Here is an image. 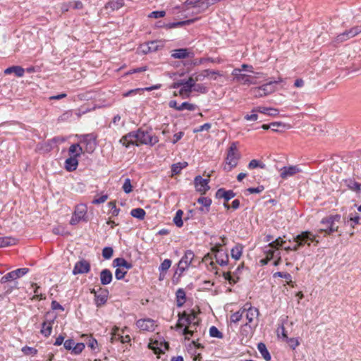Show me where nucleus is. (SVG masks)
Returning <instances> with one entry per match:
<instances>
[{
	"instance_id": "nucleus-17",
	"label": "nucleus",
	"mask_w": 361,
	"mask_h": 361,
	"mask_svg": "<svg viewBox=\"0 0 361 361\" xmlns=\"http://www.w3.org/2000/svg\"><path fill=\"white\" fill-rule=\"evenodd\" d=\"M301 169L298 166H283L281 169L280 176L283 179H287L291 176H293L298 173H300Z\"/></svg>"
},
{
	"instance_id": "nucleus-11",
	"label": "nucleus",
	"mask_w": 361,
	"mask_h": 361,
	"mask_svg": "<svg viewBox=\"0 0 361 361\" xmlns=\"http://www.w3.org/2000/svg\"><path fill=\"white\" fill-rule=\"evenodd\" d=\"M212 252L214 253V257L216 259V262L220 266H226L228 262V255L227 252L224 251L221 248L213 247Z\"/></svg>"
},
{
	"instance_id": "nucleus-2",
	"label": "nucleus",
	"mask_w": 361,
	"mask_h": 361,
	"mask_svg": "<svg viewBox=\"0 0 361 361\" xmlns=\"http://www.w3.org/2000/svg\"><path fill=\"white\" fill-rule=\"evenodd\" d=\"M341 220V215L335 214L326 216L321 221L320 224L322 226V228L318 229V232L325 233L326 235H331V233L338 231V226L336 223Z\"/></svg>"
},
{
	"instance_id": "nucleus-14",
	"label": "nucleus",
	"mask_w": 361,
	"mask_h": 361,
	"mask_svg": "<svg viewBox=\"0 0 361 361\" xmlns=\"http://www.w3.org/2000/svg\"><path fill=\"white\" fill-rule=\"evenodd\" d=\"M209 178H202L201 176H197L194 179V185L197 192L204 194L209 190Z\"/></svg>"
},
{
	"instance_id": "nucleus-27",
	"label": "nucleus",
	"mask_w": 361,
	"mask_h": 361,
	"mask_svg": "<svg viewBox=\"0 0 361 361\" xmlns=\"http://www.w3.org/2000/svg\"><path fill=\"white\" fill-rule=\"evenodd\" d=\"M245 310L240 308L238 311L233 313L230 317L231 325L238 324L244 317Z\"/></svg>"
},
{
	"instance_id": "nucleus-54",
	"label": "nucleus",
	"mask_w": 361,
	"mask_h": 361,
	"mask_svg": "<svg viewBox=\"0 0 361 361\" xmlns=\"http://www.w3.org/2000/svg\"><path fill=\"white\" fill-rule=\"evenodd\" d=\"M123 191L128 194L132 191V185L130 183V180L129 178H126L123 185Z\"/></svg>"
},
{
	"instance_id": "nucleus-8",
	"label": "nucleus",
	"mask_w": 361,
	"mask_h": 361,
	"mask_svg": "<svg viewBox=\"0 0 361 361\" xmlns=\"http://www.w3.org/2000/svg\"><path fill=\"white\" fill-rule=\"evenodd\" d=\"M29 271L28 268H20L7 273L0 279L1 283H6L8 281H14L25 275Z\"/></svg>"
},
{
	"instance_id": "nucleus-32",
	"label": "nucleus",
	"mask_w": 361,
	"mask_h": 361,
	"mask_svg": "<svg viewBox=\"0 0 361 361\" xmlns=\"http://www.w3.org/2000/svg\"><path fill=\"white\" fill-rule=\"evenodd\" d=\"M189 56V52L187 49H178L173 51L171 56L173 59H185Z\"/></svg>"
},
{
	"instance_id": "nucleus-35",
	"label": "nucleus",
	"mask_w": 361,
	"mask_h": 361,
	"mask_svg": "<svg viewBox=\"0 0 361 361\" xmlns=\"http://www.w3.org/2000/svg\"><path fill=\"white\" fill-rule=\"evenodd\" d=\"M145 214V211L142 208L133 209L130 212V214L132 216L137 218L140 220L144 219Z\"/></svg>"
},
{
	"instance_id": "nucleus-39",
	"label": "nucleus",
	"mask_w": 361,
	"mask_h": 361,
	"mask_svg": "<svg viewBox=\"0 0 361 361\" xmlns=\"http://www.w3.org/2000/svg\"><path fill=\"white\" fill-rule=\"evenodd\" d=\"M52 331V325L51 323L47 324L46 322H43L41 329V334L45 337L51 335Z\"/></svg>"
},
{
	"instance_id": "nucleus-12",
	"label": "nucleus",
	"mask_w": 361,
	"mask_h": 361,
	"mask_svg": "<svg viewBox=\"0 0 361 361\" xmlns=\"http://www.w3.org/2000/svg\"><path fill=\"white\" fill-rule=\"evenodd\" d=\"M242 309L245 310L244 317L247 320V323L252 325L255 318H257L259 315V310L252 307L249 303H246Z\"/></svg>"
},
{
	"instance_id": "nucleus-24",
	"label": "nucleus",
	"mask_w": 361,
	"mask_h": 361,
	"mask_svg": "<svg viewBox=\"0 0 361 361\" xmlns=\"http://www.w3.org/2000/svg\"><path fill=\"white\" fill-rule=\"evenodd\" d=\"M78 161L76 157L71 156L65 161V168L68 171H73L77 169Z\"/></svg>"
},
{
	"instance_id": "nucleus-10",
	"label": "nucleus",
	"mask_w": 361,
	"mask_h": 361,
	"mask_svg": "<svg viewBox=\"0 0 361 361\" xmlns=\"http://www.w3.org/2000/svg\"><path fill=\"white\" fill-rule=\"evenodd\" d=\"M80 140L82 143L86 145V151L88 152H92L96 146L97 135L94 133H89L81 135L79 136Z\"/></svg>"
},
{
	"instance_id": "nucleus-52",
	"label": "nucleus",
	"mask_w": 361,
	"mask_h": 361,
	"mask_svg": "<svg viewBox=\"0 0 361 361\" xmlns=\"http://www.w3.org/2000/svg\"><path fill=\"white\" fill-rule=\"evenodd\" d=\"M285 243L286 241L283 240L281 238L279 237L275 240L269 243V246L274 248H278L279 247H281Z\"/></svg>"
},
{
	"instance_id": "nucleus-61",
	"label": "nucleus",
	"mask_w": 361,
	"mask_h": 361,
	"mask_svg": "<svg viewBox=\"0 0 361 361\" xmlns=\"http://www.w3.org/2000/svg\"><path fill=\"white\" fill-rule=\"evenodd\" d=\"M264 188L262 185H259L257 188H249L247 190L250 194L259 193L264 190Z\"/></svg>"
},
{
	"instance_id": "nucleus-25",
	"label": "nucleus",
	"mask_w": 361,
	"mask_h": 361,
	"mask_svg": "<svg viewBox=\"0 0 361 361\" xmlns=\"http://www.w3.org/2000/svg\"><path fill=\"white\" fill-rule=\"evenodd\" d=\"M13 73H15L16 75L18 77H23L24 75V73H25V70L21 66H13L7 68L4 71V73L6 75H8V74H11Z\"/></svg>"
},
{
	"instance_id": "nucleus-26",
	"label": "nucleus",
	"mask_w": 361,
	"mask_h": 361,
	"mask_svg": "<svg viewBox=\"0 0 361 361\" xmlns=\"http://www.w3.org/2000/svg\"><path fill=\"white\" fill-rule=\"evenodd\" d=\"M252 112H260L269 116H275L279 114V111L278 109L274 108H267V107H257V109H252Z\"/></svg>"
},
{
	"instance_id": "nucleus-64",
	"label": "nucleus",
	"mask_w": 361,
	"mask_h": 361,
	"mask_svg": "<svg viewBox=\"0 0 361 361\" xmlns=\"http://www.w3.org/2000/svg\"><path fill=\"white\" fill-rule=\"evenodd\" d=\"M74 345L75 341L73 339H68L63 342V346L66 350H72Z\"/></svg>"
},
{
	"instance_id": "nucleus-57",
	"label": "nucleus",
	"mask_w": 361,
	"mask_h": 361,
	"mask_svg": "<svg viewBox=\"0 0 361 361\" xmlns=\"http://www.w3.org/2000/svg\"><path fill=\"white\" fill-rule=\"evenodd\" d=\"M138 50L140 52L142 53L143 54H147L149 53H152L149 49V45L147 43L141 44L140 47L138 48Z\"/></svg>"
},
{
	"instance_id": "nucleus-33",
	"label": "nucleus",
	"mask_w": 361,
	"mask_h": 361,
	"mask_svg": "<svg viewBox=\"0 0 361 361\" xmlns=\"http://www.w3.org/2000/svg\"><path fill=\"white\" fill-rule=\"evenodd\" d=\"M243 252V246L240 244L236 245L231 249V255L232 258L238 260L240 258Z\"/></svg>"
},
{
	"instance_id": "nucleus-44",
	"label": "nucleus",
	"mask_w": 361,
	"mask_h": 361,
	"mask_svg": "<svg viewBox=\"0 0 361 361\" xmlns=\"http://www.w3.org/2000/svg\"><path fill=\"white\" fill-rule=\"evenodd\" d=\"M252 326L251 324H249L248 323H245L240 327V334L242 335H245L246 336H250L252 334Z\"/></svg>"
},
{
	"instance_id": "nucleus-30",
	"label": "nucleus",
	"mask_w": 361,
	"mask_h": 361,
	"mask_svg": "<svg viewBox=\"0 0 361 361\" xmlns=\"http://www.w3.org/2000/svg\"><path fill=\"white\" fill-rule=\"evenodd\" d=\"M257 349L259 351V353H261L262 357L266 361H269L271 360V355L269 353V351L266 347V345L264 343H259L257 345Z\"/></svg>"
},
{
	"instance_id": "nucleus-23",
	"label": "nucleus",
	"mask_w": 361,
	"mask_h": 361,
	"mask_svg": "<svg viewBox=\"0 0 361 361\" xmlns=\"http://www.w3.org/2000/svg\"><path fill=\"white\" fill-rule=\"evenodd\" d=\"M113 266L117 268H126V270H129L133 267V264L130 262H127L123 257H118L114 259Z\"/></svg>"
},
{
	"instance_id": "nucleus-22",
	"label": "nucleus",
	"mask_w": 361,
	"mask_h": 361,
	"mask_svg": "<svg viewBox=\"0 0 361 361\" xmlns=\"http://www.w3.org/2000/svg\"><path fill=\"white\" fill-rule=\"evenodd\" d=\"M100 281L103 286L109 284L113 279V275L109 269H104L100 272Z\"/></svg>"
},
{
	"instance_id": "nucleus-31",
	"label": "nucleus",
	"mask_w": 361,
	"mask_h": 361,
	"mask_svg": "<svg viewBox=\"0 0 361 361\" xmlns=\"http://www.w3.org/2000/svg\"><path fill=\"white\" fill-rule=\"evenodd\" d=\"M187 166H188V163L186 161L178 162V163L172 164V166H171L172 176L179 174L180 173V171H182V169L187 167Z\"/></svg>"
},
{
	"instance_id": "nucleus-60",
	"label": "nucleus",
	"mask_w": 361,
	"mask_h": 361,
	"mask_svg": "<svg viewBox=\"0 0 361 361\" xmlns=\"http://www.w3.org/2000/svg\"><path fill=\"white\" fill-rule=\"evenodd\" d=\"M107 199H108V195H103L100 196L99 197L94 199L92 201V204H102V203H104V202H106L107 200Z\"/></svg>"
},
{
	"instance_id": "nucleus-43",
	"label": "nucleus",
	"mask_w": 361,
	"mask_h": 361,
	"mask_svg": "<svg viewBox=\"0 0 361 361\" xmlns=\"http://www.w3.org/2000/svg\"><path fill=\"white\" fill-rule=\"evenodd\" d=\"M15 244V239L8 237H0V247Z\"/></svg>"
},
{
	"instance_id": "nucleus-45",
	"label": "nucleus",
	"mask_w": 361,
	"mask_h": 361,
	"mask_svg": "<svg viewBox=\"0 0 361 361\" xmlns=\"http://www.w3.org/2000/svg\"><path fill=\"white\" fill-rule=\"evenodd\" d=\"M209 335L211 337L222 338L223 334L214 326H212L209 329Z\"/></svg>"
},
{
	"instance_id": "nucleus-38",
	"label": "nucleus",
	"mask_w": 361,
	"mask_h": 361,
	"mask_svg": "<svg viewBox=\"0 0 361 361\" xmlns=\"http://www.w3.org/2000/svg\"><path fill=\"white\" fill-rule=\"evenodd\" d=\"M265 167H266V165L257 159L251 160L247 165V168L250 170L255 169L257 168L265 169Z\"/></svg>"
},
{
	"instance_id": "nucleus-18",
	"label": "nucleus",
	"mask_w": 361,
	"mask_h": 361,
	"mask_svg": "<svg viewBox=\"0 0 361 361\" xmlns=\"http://www.w3.org/2000/svg\"><path fill=\"white\" fill-rule=\"evenodd\" d=\"M109 290L106 288H99L98 294H96L94 302L97 307H101L104 305L108 299Z\"/></svg>"
},
{
	"instance_id": "nucleus-13",
	"label": "nucleus",
	"mask_w": 361,
	"mask_h": 361,
	"mask_svg": "<svg viewBox=\"0 0 361 361\" xmlns=\"http://www.w3.org/2000/svg\"><path fill=\"white\" fill-rule=\"evenodd\" d=\"M136 326L140 331H153L157 326L155 321L149 318L137 320Z\"/></svg>"
},
{
	"instance_id": "nucleus-59",
	"label": "nucleus",
	"mask_w": 361,
	"mask_h": 361,
	"mask_svg": "<svg viewBox=\"0 0 361 361\" xmlns=\"http://www.w3.org/2000/svg\"><path fill=\"white\" fill-rule=\"evenodd\" d=\"M286 342L288 343L289 346L293 349H295L296 347L299 345V342L297 338H288Z\"/></svg>"
},
{
	"instance_id": "nucleus-20",
	"label": "nucleus",
	"mask_w": 361,
	"mask_h": 361,
	"mask_svg": "<svg viewBox=\"0 0 361 361\" xmlns=\"http://www.w3.org/2000/svg\"><path fill=\"white\" fill-rule=\"evenodd\" d=\"M235 196V193L233 190H226L224 188L217 190L216 192V197L221 199L224 198L226 202H228Z\"/></svg>"
},
{
	"instance_id": "nucleus-47",
	"label": "nucleus",
	"mask_w": 361,
	"mask_h": 361,
	"mask_svg": "<svg viewBox=\"0 0 361 361\" xmlns=\"http://www.w3.org/2000/svg\"><path fill=\"white\" fill-rule=\"evenodd\" d=\"M21 350L26 355H35L37 353V350L36 348L29 346L23 347Z\"/></svg>"
},
{
	"instance_id": "nucleus-56",
	"label": "nucleus",
	"mask_w": 361,
	"mask_h": 361,
	"mask_svg": "<svg viewBox=\"0 0 361 361\" xmlns=\"http://www.w3.org/2000/svg\"><path fill=\"white\" fill-rule=\"evenodd\" d=\"M127 274V270L123 271L122 269L117 268L115 271V277L117 280L123 279Z\"/></svg>"
},
{
	"instance_id": "nucleus-51",
	"label": "nucleus",
	"mask_w": 361,
	"mask_h": 361,
	"mask_svg": "<svg viewBox=\"0 0 361 361\" xmlns=\"http://www.w3.org/2000/svg\"><path fill=\"white\" fill-rule=\"evenodd\" d=\"M183 331H182V334L183 335L185 336V338L187 339V340H189L190 339V336H193V334H194V330L193 329H190L189 326H183Z\"/></svg>"
},
{
	"instance_id": "nucleus-21",
	"label": "nucleus",
	"mask_w": 361,
	"mask_h": 361,
	"mask_svg": "<svg viewBox=\"0 0 361 361\" xmlns=\"http://www.w3.org/2000/svg\"><path fill=\"white\" fill-rule=\"evenodd\" d=\"M256 79L257 77L241 73L239 76H237L235 80L243 85H251L257 83Z\"/></svg>"
},
{
	"instance_id": "nucleus-36",
	"label": "nucleus",
	"mask_w": 361,
	"mask_h": 361,
	"mask_svg": "<svg viewBox=\"0 0 361 361\" xmlns=\"http://www.w3.org/2000/svg\"><path fill=\"white\" fill-rule=\"evenodd\" d=\"M345 185H347V187L350 190H351L354 192H360V183L355 182V180H353L352 179L345 180Z\"/></svg>"
},
{
	"instance_id": "nucleus-9",
	"label": "nucleus",
	"mask_w": 361,
	"mask_h": 361,
	"mask_svg": "<svg viewBox=\"0 0 361 361\" xmlns=\"http://www.w3.org/2000/svg\"><path fill=\"white\" fill-rule=\"evenodd\" d=\"M297 245L303 247L305 245L310 246L311 243L316 240V236L310 231H303L295 237Z\"/></svg>"
},
{
	"instance_id": "nucleus-41",
	"label": "nucleus",
	"mask_w": 361,
	"mask_h": 361,
	"mask_svg": "<svg viewBox=\"0 0 361 361\" xmlns=\"http://www.w3.org/2000/svg\"><path fill=\"white\" fill-rule=\"evenodd\" d=\"M148 44L149 45L151 52H155L164 47L163 42L157 40L150 41Z\"/></svg>"
},
{
	"instance_id": "nucleus-40",
	"label": "nucleus",
	"mask_w": 361,
	"mask_h": 361,
	"mask_svg": "<svg viewBox=\"0 0 361 361\" xmlns=\"http://www.w3.org/2000/svg\"><path fill=\"white\" fill-rule=\"evenodd\" d=\"M183 214V212L181 209H178L176 215L173 218V222L176 224V226L178 228H180L183 225V221L182 220V216Z\"/></svg>"
},
{
	"instance_id": "nucleus-53",
	"label": "nucleus",
	"mask_w": 361,
	"mask_h": 361,
	"mask_svg": "<svg viewBox=\"0 0 361 361\" xmlns=\"http://www.w3.org/2000/svg\"><path fill=\"white\" fill-rule=\"evenodd\" d=\"M212 127V125L211 123H206L196 128H195L193 130V133H199V132H202V131H204V130H206V131H208Z\"/></svg>"
},
{
	"instance_id": "nucleus-1",
	"label": "nucleus",
	"mask_w": 361,
	"mask_h": 361,
	"mask_svg": "<svg viewBox=\"0 0 361 361\" xmlns=\"http://www.w3.org/2000/svg\"><path fill=\"white\" fill-rule=\"evenodd\" d=\"M178 320L176 325V329H182L184 326L195 327L199 325L197 313L192 309L189 312L184 311L178 314Z\"/></svg>"
},
{
	"instance_id": "nucleus-6",
	"label": "nucleus",
	"mask_w": 361,
	"mask_h": 361,
	"mask_svg": "<svg viewBox=\"0 0 361 361\" xmlns=\"http://www.w3.org/2000/svg\"><path fill=\"white\" fill-rule=\"evenodd\" d=\"M195 257L194 252L188 250L185 251L184 255L178 263V268L175 271L174 275L178 274L180 276L185 270H187L191 264Z\"/></svg>"
},
{
	"instance_id": "nucleus-5",
	"label": "nucleus",
	"mask_w": 361,
	"mask_h": 361,
	"mask_svg": "<svg viewBox=\"0 0 361 361\" xmlns=\"http://www.w3.org/2000/svg\"><path fill=\"white\" fill-rule=\"evenodd\" d=\"M130 136H133V135ZM134 137L137 139L138 144L154 145L159 142V139L156 135H152L149 131L142 129L136 130V135Z\"/></svg>"
},
{
	"instance_id": "nucleus-58",
	"label": "nucleus",
	"mask_w": 361,
	"mask_h": 361,
	"mask_svg": "<svg viewBox=\"0 0 361 361\" xmlns=\"http://www.w3.org/2000/svg\"><path fill=\"white\" fill-rule=\"evenodd\" d=\"M32 286L35 287V290H34V293H35L34 298H35L39 299V300H43L45 298V297L42 293H39V286H37L36 283H32Z\"/></svg>"
},
{
	"instance_id": "nucleus-62",
	"label": "nucleus",
	"mask_w": 361,
	"mask_h": 361,
	"mask_svg": "<svg viewBox=\"0 0 361 361\" xmlns=\"http://www.w3.org/2000/svg\"><path fill=\"white\" fill-rule=\"evenodd\" d=\"M274 276H279V277H281V278H283L286 280H289L290 281L291 280V275L289 274V273H287V272H276L274 274Z\"/></svg>"
},
{
	"instance_id": "nucleus-42",
	"label": "nucleus",
	"mask_w": 361,
	"mask_h": 361,
	"mask_svg": "<svg viewBox=\"0 0 361 361\" xmlns=\"http://www.w3.org/2000/svg\"><path fill=\"white\" fill-rule=\"evenodd\" d=\"M196 108L197 106L195 104L185 102L178 106L177 111H183L185 109L188 111H194Z\"/></svg>"
},
{
	"instance_id": "nucleus-48",
	"label": "nucleus",
	"mask_w": 361,
	"mask_h": 361,
	"mask_svg": "<svg viewBox=\"0 0 361 361\" xmlns=\"http://www.w3.org/2000/svg\"><path fill=\"white\" fill-rule=\"evenodd\" d=\"M113 253H114V250H113V248L111 247H105L102 250V256L106 259H110L112 257Z\"/></svg>"
},
{
	"instance_id": "nucleus-34",
	"label": "nucleus",
	"mask_w": 361,
	"mask_h": 361,
	"mask_svg": "<svg viewBox=\"0 0 361 361\" xmlns=\"http://www.w3.org/2000/svg\"><path fill=\"white\" fill-rule=\"evenodd\" d=\"M82 151V148L78 143L71 145L68 149L69 153L76 157H80Z\"/></svg>"
},
{
	"instance_id": "nucleus-28",
	"label": "nucleus",
	"mask_w": 361,
	"mask_h": 361,
	"mask_svg": "<svg viewBox=\"0 0 361 361\" xmlns=\"http://www.w3.org/2000/svg\"><path fill=\"white\" fill-rule=\"evenodd\" d=\"M124 5V0L111 1L106 4L105 8H110L111 11L118 10Z\"/></svg>"
},
{
	"instance_id": "nucleus-29",
	"label": "nucleus",
	"mask_w": 361,
	"mask_h": 361,
	"mask_svg": "<svg viewBox=\"0 0 361 361\" xmlns=\"http://www.w3.org/2000/svg\"><path fill=\"white\" fill-rule=\"evenodd\" d=\"M192 89L189 87L188 85H184L181 86L180 89L179 90L178 92H174L173 94L174 96L180 95L183 98H188L190 97V94L192 92Z\"/></svg>"
},
{
	"instance_id": "nucleus-46",
	"label": "nucleus",
	"mask_w": 361,
	"mask_h": 361,
	"mask_svg": "<svg viewBox=\"0 0 361 361\" xmlns=\"http://www.w3.org/2000/svg\"><path fill=\"white\" fill-rule=\"evenodd\" d=\"M171 265V260L169 259H164L159 267V270L160 272L166 271Z\"/></svg>"
},
{
	"instance_id": "nucleus-63",
	"label": "nucleus",
	"mask_w": 361,
	"mask_h": 361,
	"mask_svg": "<svg viewBox=\"0 0 361 361\" xmlns=\"http://www.w3.org/2000/svg\"><path fill=\"white\" fill-rule=\"evenodd\" d=\"M87 345L92 350H94L97 346V341L93 338H90L87 342Z\"/></svg>"
},
{
	"instance_id": "nucleus-19",
	"label": "nucleus",
	"mask_w": 361,
	"mask_h": 361,
	"mask_svg": "<svg viewBox=\"0 0 361 361\" xmlns=\"http://www.w3.org/2000/svg\"><path fill=\"white\" fill-rule=\"evenodd\" d=\"M130 135H135L136 131H132V132L128 133L127 135L123 136L121 137V139L120 140V142L123 145L126 146V147H128L130 146V145H135L138 146L139 144L137 143V139L135 138V137L130 136Z\"/></svg>"
},
{
	"instance_id": "nucleus-49",
	"label": "nucleus",
	"mask_w": 361,
	"mask_h": 361,
	"mask_svg": "<svg viewBox=\"0 0 361 361\" xmlns=\"http://www.w3.org/2000/svg\"><path fill=\"white\" fill-rule=\"evenodd\" d=\"M84 348H85L84 343H78L76 344L75 343V345H73V348L72 349V352L75 355H78L83 350Z\"/></svg>"
},
{
	"instance_id": "nucleus-4",
	"label": "nucleus",
	"mask_w": 361,
	"mask_h": 361,
	"mask_svg": "<svg viewBox=\"0 0 361 361\" xmlns=\"http://www.w3.org/2000/svg\"><path fill=\"white\" fill-rule=\"evenodd\" d=\"M240 155L238 151L235 142H232L228 149L226 163L227 166L224 167L226 171H230L233 168L235 167L238 164V161Z\"/></svg>"
},
{
	"instance_id": "nucleus-16",
	"label": "nucleus",
	"mask_w": 361,
	"mask_h": 361,
	"mask_svg": "<svg viewBox=\"0 0 361 361\" xmlns=\"http://www.w3.org/2000/svg\"><path fill=\"white\" fill-rule=\"evenodd\" d=\"M90 271V264L85 259L78 262L73 269V274H86Z\"/></svg>"
},
{
	"instance_id": "nucleus-55",
	"label": "nucleus",
	"mask_w": 361,
	"mask_h": 361,
	"mask_svg": "<svg viewBox=\"0 0 361 361\" xmlns=\"http://www.w3.org/2000/svg\"><path fill=\"white\" fill-rule=\"evenodd\" d=\"M165 15L166 12L164 11H155L150 13L148 16L149 18H159L164 17Z\"/></svg>"
},
{
	"instance_id": "nucleus-3",
	"label": "nucleus",
	"mask_w": 361,
	"mask_h": 361,
	"mask_svg": "<svg viewBox=\"0 0 361 361\" xmlns=\"http://www.w3.org/2000/svg\"><path fill=\"white\" fill-rule=\"evenodd\" d=\"M281 81L282 79L279 78L278 80L270 81L262 86L252 87L250 89V92L256 98L269 95L276 91L275 85L281 82Z\"/></svg>"
},
{
	"instance_id": "nucleus-15",
	"label": "nucleus",
	"mask_w": 361,
	"mask_h": 361,
	"mask_svg": "<svg viewBox=\"0 0 361 361\" xmlns=\"http://www.w3.org/2000/svg\"><path fill=\"white\" fill-rule=\"evenodd\" d=\"M87 213V208L85 205L81 204L76 207L74 214L70 221L71 225H76L82 220Z\"/></svg>"
},
{
	"instance_id": "nucleus-37",
	"label": "nucleus",
	"mask_w": 361,
	"mask_h": 361,
	"mask_svg": "<svg viewBox=\"0 0 361 361\" xmlns=\"http://www.w3.org/2000/svg\"><path fill=\"white\" fill-rule=\"evenodd\" d=\"M197 202L205 207V213H208L209 212V208L212 204V200L210 198L201 197L198 198Z\"/></svg>"
},
{
	"instance_id": "nucleus-50",
	"label": "nucleus",
	"mask_w": 361,
	"mask_h": 361,
	"mask_svg": "<svg viewBox=\"0 0 361 361\" xmlns=\"http://www.w3.org/2000/svg\"><path fill=\"white\" fill-rule=\"evenodd\" d=\"M192 90L195 92L202 93V94H206L208 92V90L207 87H205L204 85L198 83L196 84L193 87Z\"/></svg>"
},
{
	"instance_id": "nucleus-7",
	"label": "nucleus",
	"mask_w": 361,
	"mask_h": 361,
	"mask_svg": "<svg viewBox=\"0 0 361 361\" xmlns=\"http://www.w3.org/2000/svg\"><path fill=\"white\" fill-rule=\"evenodd\" d=\"M360 33H361V25L354 26L350 29L338 35L332 41V43L334 45H336L355 37Z\"/></svg>"
}]
</instances>
